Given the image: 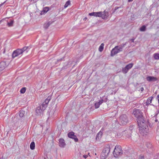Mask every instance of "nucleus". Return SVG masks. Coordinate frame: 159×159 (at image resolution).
Instances as JSON below:
<instances>
[{
	"label": "nucleus",
	"instance_id": "nucleus-23",
	"mask_svg": "<svg viewBox=\"0 0 159 159\" xmlns=\"http://www.w3.org/2000/svg\"><path fill=\"white\" fill-rule=\"evenodd\" d=\"M133 64L132 63H130L129 64L127 65L126 66V67L127 68L128 70H129V69H131L132 66H133Z\"/></svg>",
	"mask_w": 159,
	"mask_h": 159
},
{
	"label": "nucleus",
	"instance_id": "nucleus-28",
	"mask_svg": "<svg viewBox=\"0 0 159 159\" xmlns=\"http://www.w3.org/2000/svg\"><path fill=\"white\" fill-rule=\"evenodd\" d=\"M146 29V26L145 25H143L140 28V30L141 31H144Z\"/></svg>",
	"mask_w": 159,
	"mask_h": 159
},
{
	"label": "nucleus",
	"instance_id": "nucleus-42",
	"mask_svg": "<svg viewBox=\"0 0 159 159\" xmlns=\"http://www.w3.org/2000/svg\"><path fill=\"white\" fill-rule=\"evenodd\" d=\"M133 1V0H128V2H132Z\"/></svg>",
	"mask_w": 159,
	"mask_h": 159
},
{
	"label": "nucleus",
	"instance_id": "nucleus-31",
	"mask_svg": "<svg viewBox=\"0 0 159 159\" xmlns=\"http://www.w3.org/2000/svg\"><path fill=\"white\" fill-rule=\"evenodd\" d=\"M144 155L141 154L139 157V159H144Z\"/></svg>",
	"mask_w": 159,
	"mask_h": 159
},
{
	"label": "nucleus",
	"instance_id": "nucleus-14",
	"mask_svg": "<svg viewBox=\"0 0 159 159\" xmlns=\"http://www.w3.org/2000/svg\"><path fill=\"white\" fill-rule=\"evenodd\" d=\"M101 11L99 12H93L89 14V15L90 16H95L100 17L101 15Z\"/></svg>",
	"mask_w": 159,
	"mask_h": 159
},
{
	"label": "nucleus",
	"instance_id": "nucleus-35",
	"mask_svg": "<svg viewBox=\"0 0 159 159\" xmlns=\"http://www.w3.org/2000/svg\"><path fill=\"white\" fill-rule=\"evenodd\" d=\"M120 7H116L115 8V11L117 9H118V8H120Z\"/></svg>",
	"mask_w": 159,
	"mask_h": 159
},
{
	"label": "nucleus",
	"instance_id": "nucleus-44",
	"mask_svg": "<svg viewBox=\"0 0 159 159\" xmlns=\"http://www.w3.org/2000/svg\"><path fill=\"white\" fill-rule=\"evenodd\" d=\"M5 49H4V50L3 51V53H5Z\"/></svg>",
	"mask_w": 159,
	"mask_h": 159
},
{
	"label": "nucleus",
	"instance_id": "nucleus-18",
	"mask_svg": "<svg viewBox=\"0 0 159 159\" xmlns=\"http://www.w3.org/2000/svg\"><path fill=\"white\" fill-rule=\"evenodd\" d=\"M52 23V22L49 21L47 23H46L44 25V27L45 29H47L48 27L51 25Z\"/></svg>",
	"mask_w": 159,
	"mask_h": 159
},
{
	"label": "nucleus",
	"instance_id": "nucleus-3",
	"mask_svg": "<svg viewBox=\"0 0 159 159\" xmlns=\"http://www.w3.org/2000/svg\"><path fill=\"white\" fill-rule=\"evenodd\" d=\"M127 42L123 43L119 46H116L111 52V56H113L115 55L122 51L123 48L126 45Z\"/></svg>",
	"mask_w": 159,
	"mask_h": 159
},
{
	"label": "nucleus",
	"instance_id": "nucleus-2",
	"mask_svg": "<svg viewBox=\"0 0 159 159\" xmlns=\"http://www.w3.org/2000/svg\"><path fill=\"white\" fill-rule=\"evenodd\" d=\"M30 48L28 47H24L21 49H17L14 51L12 54V57L14 59L15 58L22 55L23 53L26 51L27 52L29 50Z\"/></svg>",
	"mask_w": 159,
	"mask_h": 159
},
{
	"label": "nucleus",
	"instance_id": "nucleus-41",
	"mask_svg": "<svg viewBox=\"0 0 159 159\" xmlns=\"http://www.w3.org/2000/svg\"><path fill=\"white\" fill-rule=\"evenodd\" d=\"M149 154H150L149 153H148V151H147L146 154H145V155L146 154H148V155ZM145 156L146 157V155H145Z\"/></svg>",
	"mask_w": 159,
	"mask_h": 159
},
{
	"label": "nucleus",
	"instance_id": "nucleus-33",
	"mask_svg": "<svg viewBox=\"0 0 159 159\" xmlns=\"http://www.w3.org/2000/svg\"><path fill=\"white\" fill-rule=\"evenodd\" d=\"M89 154V153H88V155L84 154V155H83V157H84V158L86 159L88 157V155Z\"/></svg>",
	"mask_w": 159,
	"mask_h": 159
},
{
	"label": "nucleus",
	"instance_id": "nucleus-5",
	"mask_svg": "<svg viewBox=\"0 0 159 159\" xmlns=\"http://www.w3.org/2000/svg\"><path fill=\"white\" fill-rule=\"evenodd\" d=\"M110 151V146L107 145L103 150L101 155V159H105Z\"/></svg>",
	"mask_w": 159,
	"mask_h": 159
},
{
	"label": "nucleus",
	"instance_id": "nucleus-37",
	"mask_svg": "<svg viewBox=\"0 0 159 159\" xmlns=\"http://www.w3.org/2000/svg\"><path fill=\"white\" fill-rule=\"evenodd\" d=\"M134 39H130V40L131 41V42H134Z\"/></svg>",
	"mask_w": 159,
	"mask_h": 159
},
{
	"label": "nucleus",
	"instance_id": "nucleus-34",
	"mask_svg": "<svg viewBox=\"0 0 159 159\" xmlns=\"http://www.w3.org/2000/svg\"><path fill=\"white\" fill-rule=\"evenodd\" d=\"M46 13H45L43 11V10L40 13V15H43V14H45Z\"/></svg>",
	"mask_w": 159,
	"mask_h": 159
},
{
	"label": "nucleus",
	"instance_id": "nucleus-20",
	"mask_svg": "<svg viewBox=\"0 0 159 159\" xmlns=\"http://www.w3.org/2000/svg\"><path fill=\"white\" fill-rule=\"evenodd\" d=\"M35 143L34 142H32L30 144V148L31 150H33L35 148Z\"/></svg>",
	"mask_w": 159,
	"mask_h": 159
},
{
	"label": "nucleus",
	"instance_id": "nucleus-9",
	"mask_svg": "<svg viewBox=\"0 0 159 159\" xmlns=\"http://www.w3.org/2000/svg\"><path fill=\"white\" fill-rule=\"evenodd\" d=\"M68 137L72 139H74L75 142H77L78 141V139L77 138V137L75 135V133L73 132H69L68 134Z\"/></svg>",
	"mask_w": 159,
	"mask_h": 159
},
{
	"label": "nucleus",
	"instance_id": "nucleus-40",
	"mask_svg": "<svg viewBox=\"0 0 159 159\" xmlns=\"http://www.w3.org/2000/svg\"><path fill=\"white\" fill-rule=\"evenodd\" d=\"M158 103H159V94L157 96Z\"/></svg>",
	"mask_w": 159,
	"mask_h": 159
},
{
	"label": "nucleus",
	"instance_id": "nucleus-15",
	"mask_svg": "<svg viewBox=\"0 0 159 159\" xmlns=\"http://www.w3.org/2000/svg\"><path fill=\"white\" fill-rule=\"evenodd\" d=\"M59 146L60 147L63 148L65 146L66 144L65 142V140L64 139L62 138L60 139H59Z\"/></svg>",
	"mask_w": 159,
	"mask_h": 159
},
{
	"label": "nucleus",
	"instance_id": "nucleus-26",
	"mask_svg": "<svg viewBox=\"0 0 159 159\" xmlns=\"http://www.w3.org/2000/svg\"><path fill=\"white\" fill-rule=\"evenodd\" d=\"M128 71L127 68L126 67V66L124 68H123L122 70V72L124 74L126 73Z\"/></svg>",
	"mask_w": 159,
	"mask_h": 159
},
{
	"label": "nucleus",
	"instance_id": "nucleus-12",
	"mask_svg": "<svg viewBox=\"0 0 159 159\" xmlns=\"http://www.w3.org/2000/svg\"><path fill=\"white\" fill-rule=\"evenodd\" d=\"M7 66L6 63L5 61H2L0 63V72L3 70Z\"/></svg>",
	"mask_w": 159,
	"mask_h": 159
},
{
	"label": "nucleus",
	"instance_id": "nucleus-13",
	"mask_svg": "<svg viewBox=\"0 0 159 159\" xmlns=\"http://www.w3.org/2000/svg\"><path fill=\"white\" fill-rule=\"evenodd\" d=\"M146 80L149 82H154L157 80V78L153 76H148L146 78Z\"/></svg>",
	"mask_w": 159,
	"mask_h": 159
},
{
	"label": "nucleus",
	"instance_id": "nucleus-32",
	"mask_svg": "<svg viewBox=\"0 0 159 159\" xmlns=\"http://www.w3.org/2000/svg\"><path fill=\"white\" fill-rule=\"evenodd\" d=\"M84 153H83V152H80V153L79 154V157L81 158H82L83 157V155H84Z\"/></svg>",
	"mask_w": 159,
	"mask_h": 159
},
{
	"label": "nucleus",
	"instance_id": "nucleus-4",
	"mask_svg": "<svg viewBox=\"0 0 159 159\" xmlns=\"http://www.w3.org/2000/svg\"><path fill=\"white\" fill-rule=\"evenodd\" d=\"M133 114L135 117L137 118L138 123H140V122L144 121V120L142 115V113L140 110L134 109L133 110Z\"/></svg>",
	"mask_w": 159,
	"mask_h": 159
},
{
	"label": "nucleus",
	"instance_id": "nucleus-22",
	"mask_svg": "<svg viewBox=\"0 0 159 159\" xmlns=\"http://www.w3.org/2000/svg\"><path fill=\"white\" fill-rule=\"evenodd\" d=\"M104 44L103 43H102L101 44L98 49V50L99 52H102L103 51L104 48Z\"/></svg>",
	"mask_w": 159,
	"mask_h": 159
},
{
	"label": "nucleus",
	"instance_id": "nucleus-36",
	"mask_svg": "<svg viewBox=\"0 0 159 159\" xmlns=\"http://www.w3.org/2000/svg\"><path fill=\"white\" fill-rule=\"evenodd\" d=\"M7 1H5L4 2H3V3H1V4H0V7L2 6Z\"/></svg>",
	"mask_w": 159,
	"mask_h": 159
},
{
	"label": "nucleus",
	"instance_id": "nucleus-46",
	"mask_svg": "<svg viewBox=\"0 0 159 159\" xmlns=\"http://www.w3.org/2000/svg\"><path fill=\"white\" fill-rule=\"evenodd\" d=\"M157 120L156 119V120H155V121L157 122Z\"/></svg>",
	"mask_w": 159,
	"mask_h": 159
},
{
	"label": "nucleus",
	"instance_id": "nucleus-19",
	"mask_svg": "<svg viewBox=\"0 0 159 159\" xmlns=\"http://www.w3.org/2000/svg\"><path fill=\"white\" fill-rule=\"evenodd\" d=\"M152 98L153 97H152L148 98L146 102L147 104H150L151 103Z\"/></svg>",
	"mask_w": 159,
	"mask_h": 159
},
{
	"label": "nucleus",
	"instance_id": "nucleus-11",
	"mask_svg": "<svg viewBox=\"0 0 159 159\" xmlns=\"http://www.w3.org/2000/svg\"><path fill=\"white\" fill-rule=\"evenodd\" d=\"M101 16L100 17H101L103 19H107L109 16L108 12L105 11L103 12H101Z\"/></svg>",
	"mask_w": 159,
	"mask_h": 159
},
{
	"label": "nucleus",
	"instance_id": "nucleus-38",
	"mask_svg": "<svg viewBox=\"0 0 159 159\" xmlns=\"http://www.w3.org/2000/svg\"><path fill=\"white\" fill-rule=\"evenodd\" d=\"M104 130V128H102L100 131H101L102 133Z\"/></svg>",
	"mask_w": 159,
	"mask_h": 159
},
{
	"label": "nucleus",
	"instance_id": "nucleus-21",
	"mask_svg": "<svg viewBox=\"0 0 159 159\" xmlns=\"http://www.w3.org/2000/svg\"><path fill=\"white\" fill-rule=\"evenodd\" d=\"M14 21L13 20H11L10 22H8L7 23V25L8 27H11L13 25Z\"/></svg>",
	"mask_w": 159,
	"mask_h": 159
},
{
	"label": "nucleus",
	"instance_id": "nucleus-8",
	"mask_svg": "<svg viewBox=\"0 0 159 159\" xmlns=\"http://www.w3.org/2000/svg\"><path fill=\"white\" fill-rule=\"evenodd\" d=\"M51 98L50 97H48V98L46 99L45 101L43 102L41 105L42 106V109L43 110H45L46 107L47 106V105L50 100Z\"/></svg>",
	"mask_w": 159,
	"mask_h": 159
},
{
	"label": "nucleus",
	"instance_id": "nucleus-30",
	"mask_svg": "<svg viewBox=\"0 0 159 159\" xmlns=\"http://www.w3.org/2000/svg\"><path fill=\"white\" fill-rule=\"evenodd\" d=\"M26 91V88H22L20 90V92L22 93H24Z\"/></svg>",
	"mask_w": 159,
	"mask_h": 159
},
{
	"label": "nucleus",
	"instance_id": "nucleus-27",
	"mask_svg": "<svg viewBox=\"0 0 159 159\" xmlns=\"http://www.w3.org/2000/svg\"><path fill=\"white\" fill-rule=\"evenodd\" d=\"M49 8L48 7H44L43 9V11L46 13L49 10Z\"/></svg>",
	"mask_w": 159,
	"mask_h": 159
},
{
	"label": "nucleus",
	"instance_id": "nucleus-7",
	"mask_svg": "<svg viewBox=\"0 0 159 159\" xmlns=\"http://www.w3.org/2000/svg\"><path fill=\"white\" fill-rule=\"evenodd\" d=\"M128 121V118L126 115L123 114L120 116V125H125Z\"/></svg>",
	"mask_w": 159,
	"mask_h": 159
},
{
	"label": "nucleus",
	"instance_id": "nucleus-16",
	"mask_svg": "<svg viewBox=\"0 0 159 159\" xmlns=\"http://www.w3.org/2000/svg\"><path fill=\"white\" fill-rule=\"evenodd\" d=\"M44 110H42V106L41 105L40 107H38L36 110V113L39 115V113H41Z\"/></svg>",
	"mask_w": 159,
	"mask_h": 159
},
{
	"label": "nucleus",
	"instance_id": "nucleus-24",
	"mask_svg": "<svg viewBox=\"0 0 159 159\" xmlns=\"http://www.w3.org/2000/svg\"><path fill=\"white\" fill-rule=\"evenodd\" d=\"M25 113V111L22 110H21L20 111L19 116L20 117H23Z\"/></svg>",
	"mask_w": 159,
	"mask_h": 159
},
{
	"label": "nucleus",
	"instance_id": "nucleus-1",
	"mask_svg": "<svg viewBox=\"0 0 159 159\" xmlns=\"http://www.w3.org/2000/svg\"><path fill=\"white\" fill-rule=\"evenodd\" d=\"M139 132L141 134L144 136L147 134L148 131V126L145 123V120L138 123Z\"/></svg>",
	"mask_w": 159,
	"mask_h": 159
},
{
	"label": "nucleus",
	"instance_id": "nucleus-17",
	"mask_svg": "<svg viewBox=\"0 0 159 159\" xmlns=\"http://www.w3.org/2000/svg\"><path fill=\"white\" fill-rule=\"evenodd\" d=\"M102 135V133L101 131H99L97 134L96 137V140L100 139Z\"/></svg>",
	"mask_w": 159,
	"mask_h": 159
},
{
	"label": "nucleus",
	"instance_id": "nucleus-39",
	"mask_svg": "<svg viewBox=\"0 0 159 159\" xmlns=\"http://www.w3.org/2000/svg\"><path fill=\"white\" fill-rule=\"evenodd\" d=\"M140 90L141 91H143L144 90V88L143 87H141L140 88Z\"/></svg>",
	"mask_w": 159,
	"mask_h": 159
},
{
	"label": "nucleus",
	"instance_id": "nucleus-6",
	"mask_svg": "<svg viewBox=\"0 0 159 159\" xmlns=\"http://www.w3.org/2000/svg\"><path fill=\"white\" fill-rule=\"evenodd\" d=\"M122 154V150L120 147L116 146L113 151L114 157H117Z\"/></svg>",
	"mask_w": 159,
	"mask_h": 159
},
{
	"label": "nucleus",
	"instance_id": "nucleus-45",
	"mask_svg": "<svg viewBox=\"0 0 159 159\" xmlns=\"http://www.w3.org/2000/svg\"><path fill=\"white\" fill-rule=\"evenodd\" d=\"M1 22H2V20H0V24H1Z\"/></svg>",
	"mask_w": 159,
	"mask_h": 159
},
{
	"label": "nucleus",
	"instance_id": "nucleus-25",
	"mask_svg": "<svg viewBox=\"0 0 159 159\" xmlns=\"http://www.w3.org/2000/svg\"><path fill=\"white\" fill-rule=\"evenodd\" d=\"M153 56L155 59H159V53H155L154 54Z\"/></svg>",
	"mask_w": 159,
	"mask_h": 159
},
{
	"label": "nucleus",
	"instance_id": "nucleus-47",
	"mask_svg": "<svg viewBox=\"0 0 159 159\" xmlns=\"http://www.w3.org/2000/svg\"><path fill=\"white\" fill-rule=\"evenodd\" d=\"M0 159H3L2 158H0Z\"/></svg>",
	"mask_w": 159,
	"mask_h": 159
},
{
	"label": "nucleus",
	"instance_id": "nucleus-10",
	"mask_svg": "<svg viewBox=\"0 0 159 159\" xmlns=\"http://www.w3.org/2000/svg\"><path fill=\"white\" fill-rule=\"evenodd\" d=\"M107 101V98H106L105 100H103L102 99L100 100H99V101L98 102H96L95 103L94 106L95 107V108H98L99 107L100 105L102 104L103 102H105Z\"/></svg>",
	"mask_w": 159,
	"mask_h": 159
},
{
	"label": "nucleus",
	"instance_id": "nucleus-43",
	"mask_svg": "<svg viewBox=\"0 0 159 159\" xmlns=\"http://www.w3.org/2000/svg\"><path fill=\"white\" fill-rule=\"evenodd\" d=\"M87 19V17H85L84 19V20H86Z\"/></svg>",
	"mask_w": 159,
	"mask_h": 159
},
{
	"label": "nucleus",
	"instance_id": "nucleus-29",
	"mask_svg": "<svg viewBox=\"0 0 159 159\" xmlns=\"http://www.w3.org/2000/svg\"><path fill=\"white\" fill-rule=\"evenodd\" d=\"M70 4V1H67L66 4H65L64 7L65 8H66Z\"/></svg>",
	"mask_w": 159,
	"mask_h": 159
}]
</instances>
